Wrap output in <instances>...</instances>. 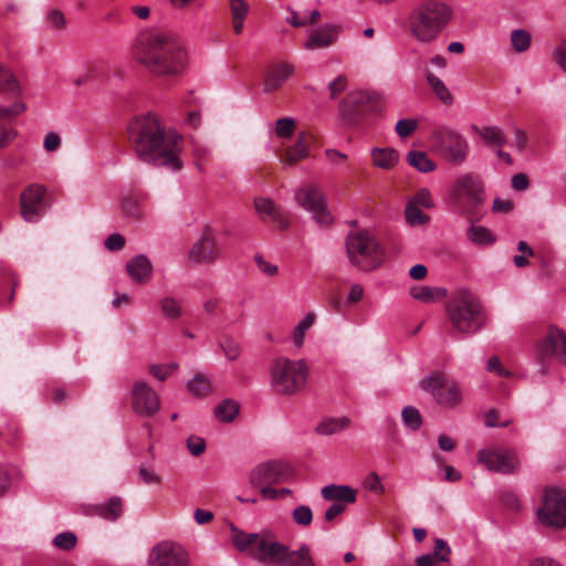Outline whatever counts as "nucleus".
<instances>
[{"label":"nucleus","instance_id":"nucleus-1","mask_svg":"<svg viewBox=\"0 0 566 566\" xmlns=\"http://www.w3.org/2000/svg\"><path fill=\"white\" fill-rule=\"evenodd\" d=\"M130 130L134 151L139 159L174 171L181 169V137L175 130L166 129L156 114L137 117Z\"/></svg>","mask_w":566,"mask_h":566},{"label":"nucleus","instance_id":"nucleus-2","mask_svg":"<svg viewBox=\"0 0 566 566\" xmlns=\"http://www.w3.org/2000/svg\"><path fill=\"white\" fill-rule=\"evenodd\" d=\"M132 54L149 73L161 77L182 75L190 60L184 41L161 31L140 34L133 45Z\"/></svg>","mask_w":566,"mask_h":566},{"label":"nucleus","instance_id":"nucleus-3","mask_svg":"<svg viewBox=\"0 0 566 566\" xmlns=\"http://www.w3.org/2000/svg\"><path fill=\"white\" fill-rule=\"evenodd\" d=\"M449 7L436 0L424 1L409 12L407 24L412 39L420 44L434 42L449 22Z\"/></svg>","mask_w":566,"mask_h":566},{"label":"nucleus","instance_id":"nucleus-4","mask_svg":"<svg viewBox=\"0 0 566 566\" xmlns=\"http://www.w3.org/2000/svg\"><path fill=\"white\" fill-rule=\"evenodd\" d=\"M310 367L304 359L277 357L270 365V385L280 396H295L307 385Z\"/></svg>","mask_w":566,"mask_h":566},{"label":"nucleus","instance_id":"nucleus-5","mask_svg":"<svg viewBox=\"0 0 566 566\" xmlns=\"http://www.w3.org/2000/svg\"><path fill=\"white\" fill-rule=\"evenodd\" d=\"M447 313L453 328L463 334L476 333L484 325L482 305L468 290H460L451 297Z\"/></svg>","mask_w":566,"mask_h":566},{"label":"nucleus","instance_id":"nucleus-6","mask_svg":"<svg viewBox=\"0 0 566 566\" xmlns=\"http://www.w3.org/2000/svg\"><path fill=\"white\" fill-rule=\"evenodd\" d=\"M346 252L350 263L364 271L375 270L385 259V252L379 242L366 231L347 235Z\"/></svg>","mask_w":566,"mask_h":566},{"label":"nucleus","instance_id":"nucleus-7","mask_svg":"<svg viewBox=\"0 0 566 566\" xmlns=\"http://www.w3.org/2000/svg\"><path fill=\"white\" fill-rule=\"evenodd\" d=\"M429 140L431 148L452 164H462L468 157L469 144L455 130L439 127L430 134Z\"/></svg>","mask_w":566,"mask_h":566},{"label":"nucleus","instance_id":"nucleus-8","mask_svg":"<svg viewBox=\"0 0 566 566\" xmlns=\"http://www.w3.org/2000/svg\"><path fill=\"white\" fill-rule=\"evenodd\" d=\"M263 555L265 566H316L311 548L306 544H302L297 549H290L274 537L273 543L268 545Z\"/></svg>","mask_w":566,"mask_h":566},{"label":"nucleus","instance_id":"nucleus-9","mask_svg":"<svg viewBox=\"0 0 566 566\" xmlns=\"http://www.w3.org/2000/svg\"><path fill=\"white\" fill-rule=\"evenodd\" d=\"M295 200L300 207L312 214L319 226H329L334 218L327 206V198L323 190L315 185H303L295 192Z\"/></svg>","mask_w":566,"mask_h":566},{"label":"nucleus","instance_id":"nucleus-10","mask_svg":"<svg viewBox=\"0 0 566 566\" xmlns=\"http://www.w3.org/2000/svg\"><path fill=\"white\" fill-rule=\"evenodd\" d=\"M538 521L554 528L566 527V491L547 488L544 491L543 504L537 510Z\"/></svg>","mask_w":566,"mask_h":566},{"label":"nucleus","instance_id":"nucleus-11","mask_svg":"<svg viewBox=\"0 0 566 566\" xmlns=\"http://www.w3.org/2000/svg\"><path fill=\"white\" fill-rule=\"evenodd\" d=\"M421 387L431 392L437 403L442 407L454 408L462 401L460 386L455 382H449L441 374L423 378Z\"/></svg>","mask_w":566,"mask_h":566},{"label":"nucleus","instance_id":"nucleus-12","mask_svg":"<svg viewBox=\"0 0 566 566\" xmlns=\"http://www.w3.org/2000/svg\"><path fill=\"white\" fill-rule=\"evenodd\" d=\"M232 533L233 545L263 565L265 547L273 543L275 536L271 533H245L235 527H232Z\"/></svg>","mask_w":566,"mask_h":566},{"label":"nucleus","instance_id":"nucleus-13","mask_svg":"<svg viewBox=\"0 0 566 566\" xmlns=\"http://www.w3.org/2000/svg\"><path fill=\"white\" fill-rule=\"evenodd\" d=\"M189 554L179 544L161 542L148 555L147 566H188Z\"/></svg>","mask_w":566,"mask_h":566},{"label":"nucleus","instance_id":"nucleus-14","mask_svg":"<svg viewBox=\"0 0 566 566\" xmlns=\"http://www.w3.org/2000/svg\"><path fill=\"white\" fill-rule=\"evenodd\" d=\"M478 461L489 471L502 474L514 473L520 467L515 452L511 450L482 449L478 452Z\"/></svg>","mask_w":566,"mask_h":566},{"label":"nucleus","instance_id":"nucleus-15","mask_svg":"<svg viewBox=\"0 0 566 566\" xmlns=\"http://www.w3.org/2000/svg\"><path fill=\"white\" fill-rule=\"evenodd\" d=\"M130 396L132 408L139 416L150 417L160 409L158 394L143 380H137L133 384Z\"/></svg>","mask_w":566,"mask_h":566},{"label":"nucleus","instance_id":"nucleus-16","mask_svg":"<svg viewBox=\"0 0 566 566\" xmlns=\"http://www.w3.org/2000/svg\"><path fill=\"white\" fill-rule=\"evenodd\" d=\"M537 350L542 359L556 357L566 365V331L556 325H549L537 344Z\"/></svg>","mask_w":566,"mask_h":566},{"label":"nucleus","instance_id":"nucleus-17","mask_svg":"<svg viewBox=\"0 0 566 566\" xmlns=\"http://www.w3.org/2000/svg\"><path fill=\"white\" fill-rule=\"evenodd\" d=\"M452 191L458 199L465 200L471 207H476L484 200L483 184L472 174L460 176L455 180Z\"/></svg>","mask_w":566,"mask_h":566},{"label":"nucleus","instance_id":"nucleus-18","mask_svg":"<svg viewBox=\"0 0 566 566\" xmlns=\"http://www.w3.org/2000/svg\"><path fill=\"white\" fill-rule=\"evenodd\" d=\"M284 468L281 462L266 461L256 464L248 473V480L251 486L261 488L263 485H271L281 481L284 476Z\"/></svg>","mask_w":566,"mask_h":566},{"label":"nucleus","instance_id":"nucleus-19","mask_svg":"<svg viewBox=\"0 0 566 566\" xmlns=\"http://www.w3.org/2000/svg\"><path fill=\"white\" fill-rule=\"evenodd\" d=\"M340 27L326 23L308 31L303 48L306 51L324 50L332 46L338 39Z\"/></svg>","mask_w":566,"mask_h":566},{"label":"nucleus","instance_id":"nucleus-20","mask_svg":"<svg viewBox=\"0 0 566 566\" xmlns=\"http://www.w3.org/2000/svg\"><path fill=\"white\" fill-rule=\"evenodd\" d=\"M219 256L220 249L214 235L210 231H206L189 250V259L196 263H212Z\"/></svg>","mask_w":566,"mask_h":566},{"label":"nucleus","instance_id":"nucleus-21","mask_svg":"<svg viewBox=\"0 0 566 566\" xmlns=\"http://www.w3.org/2000/svg\"><path fill=\"white\" fill-rule=\"evenodd\" d=\"M24 111L23 103H15L10 107L0 106V149L7 147L15 137L11 127L13 117Z\"/></svg>","mask_w":566,"mask_h":566},{"label":"nucleus","instance_id":"nucleus-22","mask_svg":"<svg viewBox=\"0 0 566 566\" xmlns=\"http://www.w3.org/2000/svg\"><path fill=\"white\" fill-rule=\"evenodd\" d=\"M295 67L290 62H280L266 73L263 85L265 92L279 90L294 73Z\"/></svg>","mask_w":566,"mask_h":566},{"label":"nucleus","instance_id":"nucleus-23","mask_svg":"<svg viewBox=\"0 0 566 566\" xmlns=\"http://www.w3.org/2000/svg\"><path fill=\"white\" fill-rule=\"evenodd\" d=\"M126 271L132 281L138 284H145L151 277L153 266L148 258L140 254L134 256L126 263Z\"/></svg>","mask_w":566,"mask_h":566},{"label":"nucleus","instance_id":"nucleus-24","mask_svg":"<svg viewBox=\"0 0 566 566\" xmlns=\"http://www.w3.org/2000/svg\"><path fill=\"white\" fill-rule=\"evenodd\" d=\"M323 499L348 505L356 501L357 491L348 485L329 484L321 490Z\"/></svg>","mask_w":566,"mask_h":566},{"label":"nucleus","instance_id":"nucleus-25","mask_svg":"<svg viewBox=\"0 0 566 566\" xmlns=\"http://www.w3.org/2000/svg\"><path fill=\"white\" fill-rule=\"evenodd\" d=\"M310 134L301 132L297 136L296 143L286 149L285 157L282 159L284 165H295L300 160L307 157V147L310 143Z\"/></svg>","mask_w":566,"mask_h":566},{"label":"nucleus","instance_id":"nucleus-26","mask_svg":"<svg viewBox=\"0 0 566 566\" xmlns=\"http://www.w3.org/2000/svg\"><path fill=\"white\" fill-rule=\"evenodd\" d=\"M352 424L348 417L325 418L316 426L315 431L321 436H332L339 433Z\"/></svg>","mask_w":566,"mask_h":566},{"label":"nucleus","instance_id":"nucleus-27","mask_svg":"<svg viewBox=\"0 0 566 566\" xmlns=\"http://www.w3.org/2000/svg\"><path fill=\"white\" fill-rule=\"evenodd\" d=\"M424 76L430 90L432 91L437 98H439L443 104L447 105L453 102L452 93L441 78H439L429 70L424 71Z\"/></svg>","mask_w":566,"mask_h":566},{"label":"nucleus","instance_id":"nucleus-28","mask_svg":"<svg viewBox=\"0 0 566 566\" xmlns=\"http://www.w3.org/2000/svg\"><path fill=\"white\" fill-rule=\"evenodd\" d=\"M473 130L476 132L483 142L489 146L501 148L507 142L504 132L497 126H473Z\"/></svg>","mask_w":566,"mask_h":566},{"label":"nucleus","instance_id":"nucleus-29","mask_svg":"<svg viewBox=\"0 0 566 566\" xmlns=\"http://www.w3.org/2000/svg\"><path fill=\"white\" fill-rule=\"evenodd\" d=\"M254 208L263 220L281 221L282 219L280 207L270 198H256Z\"/></svg>","mask_w":566,"mask_h":566},{"label":"nucleus","instance_id":"nucleus-30","mask_svg":"<svg viewBox=\"0 0 566 566\" xmlns=\"http://www.w3.org/2000/svg\"><path fill=\"white\" fill-rule=\"evenodd\" d=\"M230 12L234 33H242L244 20L249 12L248 2L245 0H230Z\"/></svg>","mask_w":566,"mask_h":566},{"label":"nucleus","instance_id":"nucleus-31","mask_svg":"<svg viewBox=\"0 0 566 566\" xmlns=\"http://www.w3.org/2000/svg\"><path fill=\"white\" fill-rule=\"evenodd\" d=\"M371 157L374 165L381 169L395 167L399 159L398 153L392 148H374Z\"/></svg>","mask_w":566,"mask_h":566},{"label":"nucleus","instance_id":"nucleus-32","mask_svg":"<svg viewBox=\"0 0 566 566\" xmlns=\"http://www.w3.org/2000/svg\"><path fill=\"white\" fill-rule=\"evenodd\" d=\"M20 214L28 222L35 218V189L33 186L25 188L20 196Z\"/></svg>","mask_w":566,"mask_h":566},{"label":"nucleus","instance_id":"nucleus-33","mask_svg":"<svg viewBox=\"0 0 566 566\" xmlns=\"http://www.w3.org/2000/svg\"><path fill=\"white\" fill-rule=\"evenodd\" d=\"M410 295L423 303H432L446 296V291L442 289H433L430 286H413L410 290Z\"/></svg>","mask_w":566,"mask_h":566},{"label":"nucleus","instance_id":"nucleus-34","mask_svg":"<svg viewBox=\"0 0 566 566\" xmlns=\"http://www.w3.org/2000/svg\"><path fill=\"white\" fill-rule=\"evenodd\" d=\"M94 512L105 520L114 521L123 513L122 500L119 497H113L105 504L96 505Z\"/></svg>","mask_w":566,"mask_h":566},{"label":"nucleus","instance_id":"nucleus-35","mask_svg":"<svg viewBox=\"0 0 566 566\" xmlns=\"http://www.w3.org/2000/svg\"><path fill=\"white\" fill-rule=\"evenodd\" d=\"M20 438V430L17 426L11 423L6 416L0 415V446H12L18 442Z\"/></svg>","mask_w":566,"mask_h":566},{"label":"nucleus","instance_id":"nucleus-36","mask_svg":"<svg viewBox=\"0 0 566 566\" xmlns=\"http://www.w3.org/2000/svg\"><path fill=\"white\" fill-rule=\"evenodd\" d=\"M408 164L421 172L434 170V163L423 151L413 150L407 155Z\"/></svg>","mask_w":566,"mask_h":566},{"label":"nucleus","instance_id":"nucleus-37","mask_svg":"<svg viewBox=\"0 0 566 566\" xmlns=\"http://www.w3.org/2000/svg\"><path fill=\"white\" fill-rule=\"evenodd\" d=\"M239 412V405L230 399L221 401L214 409V416L219 421L231 422Z\"/></svg>","mask_w":566,"mask_h":566},{"label":"nucleus","instance_id":"nucleus-38","mask_svg":"<svg viewBox=\"0 0 566 566\" xmlns=\"http://www.w3.org/2000/svg\"><path fill=\"white\" fill-rule=\"evenodd\" d=\"M187 388L196 397H205L211 392L212 385L209 377L197 375L188 384Z\"/></svg>","mask_w":566,"mask_h":566},{"label":"nucleus","instance_id":"nucleus-39","mask_svg":"<svg viewBox=\"0 0 566 566\" xmlns=\"http://www.w3.org/2000/svg\"><path fill=\"white\" fill-rule=\"evenodd\" d=\"M315 322V315L307 313L303 319L295 326L292 335L293 344L300 348L302 347L305 338V333L308 331Z\"/></svg>","mask_w":566,"mask_h":566},{"label":"nucleus","instance_id":"nucleus-40","mask_svg":"<svg viewBox=\"0 0 566 566\" xmlns=\"http://www.w3.org/2000/svg\"><path fill=\"white\" fill-rule=\"evenodd\" d=\"M20 92L19 84L10 70L0 64V93L17 94Z\"/></svg>","mask_w":566,"mask_h":566},{"label":"nucleus","instance_id":"nucleus-41","mask_svg":"<svg viewBox=\"0 0 566 566\" xmlns=\"http://www.w3.org/2000/svg\"><path fill=\"white\" fill-rule=\"evenodd\" d=\"M468 238L475 244H490L495 241L492 232L482 226H471L468 230Z\"/></svg>","mask_w":566,"mask_h":566},{"label":"nucleus","instance_id":"nucleus-42","mask_svg":"<svg viewBox=\"0 0 566 566\" xmlns=\"http://www.w3.org/2000/svg\"><path fill=\"white\" fill-rule=\"evenodd\" d=\"M405 216L407 222L411 226L424 224L429 220L428 216L421 211L419 206L409 201L405 210Z\"/></svg>","mask_w":566,"mask_h":566},{"label":"nucleus","instance_id":"nucleus-43","mask_svg":"<svg viewBox=\"0 0 566 566\" xmlns=\"http://www.w3.org/2000/svg\"><path fill=\"white\" fill-rule=\"evenodd\" d=\"M178 365L176 363L169 364H154L150 365L148 371L156 379L164 381L166 380L176 369Z\"/></svg>","mask_w":566,"mask_h":566},{"label":"nucleus","instance_id":"nucleus-44","mask_svg":"<svg viewBox=\"0 0 566 566\" xmlns=\"http://www.w3.org/2000/svg\"><path fill=\"white\" fill-rule=\"evenodd\" d=\"M511 43L516 52H524L531 45V35L525 30H515L511 34Z\"/></svg>","mask_w":566,"mask_h":566},{"label":"nucleus","instance_id":"nucleus-45","mask_svg":"<svg viewBox=\"0 0 566 566\" xmlns=\"http://www.w3.org/2000/svg\"><path fill=\"white\" fill-rule=\"evenodd\" d=\"M292 518L298 526H308L313 521V512L307 505H298L293 510Z\"/></svg>","mask_w":566,"mask_h":566},{"label":"nucleus","instance_id":"nucleus-46","mask_svg":"<svg viewBox=\"0 0 566 566\" xmlns=\"http://www.w3.org/2000/svg\"><path fill=\"white\" fill-rule=\"evenodd\" d=\"M403 423L411 430H417L421 426V416L413 407H405L401 412Z\"/></svg>","mask_w":566,"mask_h":566},{"label":"nucleus","instance_id":"nucleus-47","mask_svg":"<svg viewBox=\"0 0 566 566\" xmlns=\"http://www.w3.org/2000/svg\"><path fill=\"white\" fill-rule=\"evenodd\" d=\"M163 314L170 319H176L181 315V307L179 303L171 297H165L160 302Z\"/></svg>","mask_w":566,"mask_h":566},{"label":"nucleus","instance_id":"nucleus-48","mask_svg":"<svg viewBox=\"0 0 566 566\" xmlns=\"http://www.w3.org/2000/svg\"><path fill=\"white\" fill-rule=\"evenodd\" d=\"M220 347L226 358L230 361L237 360L241 355V347L238 342L231 338H226L220 343Z\"/></svg>","mask_w":566,"mask_h":566},{"label":"nucleus","instance_id":"nucleus-49","mask_svg":"<svg viewBox=\"0 0 566 566\" xmlns=\"http://www.w3.org/2000/svg\"><path fill=\"white\" fill-rule=\"evenodd\" d=\"M418 127V120L415 118H403L397 122L395 132L401 138H407L415 133Z\"/></svg>","mask_w":566,"mask_h":566},{"label":"nucleus","instance_id":"nucleus-50","mask_svg":"<svg viewBox=\"0 0 566 566\" xmlns=\"http://www.w3.org/2000/svg\"><path fill=\"white\" fill-rule=\"evenodd\" d=\"M295 122L292 118H281L275 124V134L280 138H289L293 135Z\"/></svg>","mask_w":566,"mask_h":566},{"label":"nucleus","instance_id":"nucleus-51","mask_svg":"<svg viewBox=\"0 0 566 566\" xmlns=\"http://www.w3.org/2000/svg\"><path fill=\"white\" fill-rule=\"evenodd\" d=\"M138 476L140 481L145 484H160L161 478L160 475L148 465H140L138 470Z\"/></svg>","mask_w":566,"mask_h":566},{"label":"nucleus","instance_id":"nucleus-52","mask_svg":"<svg viewBox=\"0 0 566 566\" xmlns=\"http://www.w3.org/2000/svg\"><path fill=\"white\" fill-rule=\"evenodd\" d=\"M53 543L61 549L70 551L76 545V536L72 532H64L56 535Z\"/></svg>","mask_w":566,"mask_h":566},{"label":"nucleus","instance_id":"nucleus-53","mask_svg":"<svg viewBox=\"0 0 566 566\" xmlns=\"http://www.w3.org/2000/svg\"><path fill=\"white\" fill-rule=\"evenodd\" d=\"M45 22L49 27L54 30H63L66 25V20L64 14L59 10H50L45 17Z\"/></svg>","mask_w":566,"mask_h":566},{"label":"nucleus","instance_id":"nucleus-54","mask_svg":"<svg viewBox=\"0 0 566 566\" xmlns=\"http://www.w3.org/2000/svg\"><path fill=\"white\" fill-rule=\"evenodd\" d=\"M254 262L259 271L266 276H274L279 272L277 265L268 261L262 254H255Z\"/></svg>","mask_w":566,"mask_h":566},{"label":"nucleus","instance_id":"nucleus-55","mask_svg":"<svg viewBox=\"0 0 566 566\" xmlns=\"http://www.w3.org/2000/svg\"><path fill=\"white\" fill-rule=\"evenodd\" d=\"M364 488L373 493L382 494L385 488L376 472H369L364 480Z\"/></svg>","mask_w":566,"mask_h":566},{"label":"nucleus","instance_id":"nucleus-56","mask_svg":"<svg viewBox=\"0 0 566 566\" xmlns=\"http://www.w3.org/2000/svg\"><path fill=\"white\" fill-rule=\"evenodd\" d=\"M349 98L355 105H367L378 101L379 96L376 93L367 91H356L349 94Z\"/></svg>","mask_w":566,"mask_h":566},{"label":"nucleus","instance_id":"nucleus-57","mask_svg":"<svg viewBox=\"0 0 566 566\" xmlns=\"http://www.w3.org/2000/svg\"><path fill=\"white\" fill-rule=\"evenodd\" d=\"M122 211L129 218L139 219L143 216L142 209L137 205V202L133 199H124L120 202Z\"/></svg>","mask_w":566,"mask_h":566},{"label":"nucleus","instance_id":"nucleus-58","mask_svg":"<svg viewBox=\"0 0 566 566\" xmlns=\"http://www.w3.org/2000/svg\"><path fill=\"white\" fill-rule=\"evenodd\" d=\"M450 553V547L446 541L441 538H437L434 541V552L432 556L437 559V562L449 560Z\"/></svg>","mask_w":566,"mask_h":566},{"label":"nucleus","instance_id":"nucleus-59","mask_svg":"<svg viewBox=\"0 0 566 566\" xmlns=\"http://www.w3.org/2000/svg\"><path fill=\"white\" fill-rule=\"evenodd\" d=\"M409 202H412L419 207L423 208H431L433 206V200L431 197V193L428 189L422 188L420 189L410 200Z\"/></svg>","mask_w":566,"mask_h":566},{"label":"nucleus","instance_id":"nucleus-60","mask_svg":"<svg viewBox=\"0 0 566 566\" xmlns=\"http://www.w3.org/2000/svg\"><path fill=\"white\" fill-rule=\"evenodd\" d=\"M61 144V136L56 132H49L43 139V149L48 153H53L60 148Z\"/></svg>","mask_w":566,"mask_h":566},{"label":"nucleus","instance_id":"nucleus-61","mask_svg":"<svg viewBox=\"0 0 566 566\" xmlns=\"http://www.w3.org/2000/svg\"><path fill=\"white\" fill-rule=\"evenodd\" d=\"M347 87V78L345 75H338L328 84L329 96L332 98L337 97Z\"/></svg>","mask_w":566,"mask_h":566},{"label":"nucleus","instance_id":"nucleus-62","mask_svg":"<svg viewBox=\"0 0 566 566\" xmlns=\"http://www.w3.org/2000/svg\"><path fill=\"white\" fill-rule=\"evenodd\" d=\"M325 158L328 164L340 167L347 161L348 156L345 153L331 148L325 150Z\"/></svg>","mask_w":566,"mask_h":566},{"label":"nucleus","instance_id":"nucleus-63","mask_svg":"<svg viewBox=\"0 0 566 566\" xmlns=\"http://www.w3.org/2000/svg\"><path fill=\"white\" fill-rule=\"evenodd\" d=\"M187 448L192 455L198 457L203 453L206 449V442L200 437L191 436L187 440Z\"/></svg>","mask_w":566,"mask_h":566},{"label":"nucleus","instance_id":"nucleus-64","mask_svg":"<svg viewBox=\"0 0 566 566\" xmlns=\"http://www.w3.org/2000/svg\"><path fill=\"white\" fill-rule=\"evenodd\" d=\"M511 186L516 191H524L530 186L528 177L525 174H515L512 176Z\"/></svg>","mask_w":566,"mask_h":566}]
</instances>
